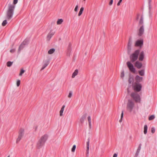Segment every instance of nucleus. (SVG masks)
Returning a JSON list of instances; mask_svg holds the SVG:
<instances>
[{
	"mask_svg": "<svg viewBox=\"0 0 157 157\" xmlns=\"http://www.w3.org/2000/svg\"><path fill=\"white\" fill-rule=\"evenodd\" d=\"M37 126H36V127H35V130H36V129H37Z\"/></svg>",
	"mask_w": 157,
	"mask_h": 157,
	"instance_id": "nucleus-52",
	"label": "nucleus"
},
{
	"mask_svg": "<svg viewBox=\"0 0 157 157\" xmlns=\"http://www.w3.org/2000/svg\"><path fill=\"white\" fill-rule=\"evenodd\" d=\"M55 50L54 48H52L50 49L48 52V53L49 54H51L53 53L55 51Z\"/></svg>",
	"mask_w": 157,
	"mask_h": 157,
	"instance_id": "nucleus-25",
	"label": "nucleus"
},
{
	"mask_svg": "<svg viewBox=\"0 0 157 157\" xmlns=\"http://www.w3.org/2000/svg\"><path fill=\"white\" fill-rule=\"evenodd\" d=\"M87 115V113H85L82 116L80 119V121L81 123H83L84 120L86 118Z\"/></svg>",
	"mask_w": 157,
	"mask_h": 157,
	"instance_id": "nucleus-17",
	"label": "nucleus"
},
{
	"mask_svg": "<svg viewBox=\"0 0 157 157\" xmlns=\"http://www.w3.org/2000/svg\"><path fill=\"white\" fill-rule=\"evenodd\" d=\"M25 71L23 69H22L21 70L19 74V75L20 76H21L24 73Z\"/></svg>",
	"mask_w": 157,
	"mask_h": 157,
	"instance_id": "nucleus-36",
	"label": "nucleus"
},
{
	"mask_svg": "<svg viewBox=\"0 0 157 157\" xmlns=\"http://www.w3.org/2000/svg\"><path fill=\"white\" fill-rule=\"evenodd\" d=\"M139 75L141 76H144V70L143 69L138 71Z\"/></svg>",
	"mask_w": 157,
	"mask_h": 157,
	"instance_id": "nucleus-24",
	"label": "nucleus"
},
{
	"mask_svg": "<svg viewBox=\"0 0 157 157\" xmlns=\"http://www.w3.org/2000/svg\"><path fill=\"white\" fill-rule=\"evenodd\" d=\"M132 43V39L130 38L129 39L128 42L127 46L128 53L130 52L131 50V47Z\"/></svg>",
	"mask_w": 157,
	"mask_h": 157,
	"instance_id": "nucleus-9",
	"label": "nucleus"
},
{
	"mask_svg": "<svg viewBox=\"0 0 157 157\" xmlns=\"http://www.w3.org/2000/svg\"><path fill=\"white\" fill-rule=\"evenodd\" d=\"M13 62H11L10 61H9V62H8L7 63V66L8 67H10L12 63H13Z\"/></svg>",
	"mask_w": 157,
	"mask_h": 157,
	"instance_id": "nucleus-30",
	"label": "nucleus"
},
{
	"mask_svg": "<svg viewBox=\"0 0 157 157\" xmlns=\"http://www.w3.org/2000/svg\"><path fill=\"white\" fill-rule=\"evenodd\" d=\"M143 40H141L136 41V42L135 45L136 46H139L141 47L143 45Z\"/></svg>",
	"mask_w": 157,
	"mask_h": 157,
	"instance_id": "nucleus-12",
	"label": "nucleus"
},
{
	"mask_svg": "<svg viewBox=\"0 0 157 157\" xmlns=\"http://www.w3.org/2000/svg\"><path fill=\"white\" fill-rule=\"evenodd\" d=\"M49 60H46L45 61V63L41 68V70H42L44 69L49 64Z\"/></svg>",
	"mask_w": 157,
	"mask_h": 157,
	"instance_id": "nucleus-19",
	"label": "nucleus"
},
{
	"mask_svg": "<svg viewBox=\"0 0 157 157\" xmlns=\"http://www.w3.org/2000/svg\"><path fill=\"white\" fill-rule=\"evenodd\" d=\"M140 52V50L137 49L130 55L129 58L132 62L133 63L138 59Z\"/></svg>",
	"mask_w": 157,
	"mask_h": 157,
	"instance_id": "nucleus-2",
	"label": "nucleus"
},
{
	"mask_svg": "<svg viewBox=\"0 0 157 157\" xmlns=\"http://www.w3.org/2000/svg\"><path fill=\"white\" fill-rule=\"evenodd\" d=\"M65 107V105H63L62 106V108H61V109H60V112H59V113H59V115H60V116L61 117V116H63V111H64V109Z\"/></svg>",
	"mask_w": 157,
	"mask_h": 157,
	"instance_id": "nucleus-21",
	"label": "nucleus"
},
{
	"mask_svg": "<svg viewBox=\"0 0 157 157\" xmlns=\"http://www.w3.org/2000/svg\"><path fill=\"white\" fill-rule=\"evenodd\" d=\"M147 125H145L144 127V133L146 134L147 133Z\"/></svg>",
	"mask_w": 157,
	"mask_h": 157,
	"instance_id": "nucleus-26",
	"label": "nucleus"
},
{
	"mask_svg": "<svg viewBox=\"0 0 157 157\" xmlns=\"http://www.w3.org/2000/svg\"><path fill=\"white\" fill-rule=\"evenodd\" d=\"M135 66L138 69H140L142 66V63L138 61H136L135 63Z\"/></svg>",
	"mask_w": 157,
	"mask_h": 157,
	"instance_id": "nucleus-18",
	"label": "nucleus"
},
{
	"mask_svg": "<svg viewBox=\"0 0 157 157\" xmlns=\"http://www.w3.org/2000/svg\"><path fill=\"white\" fill-rule=\"evenodd\" d=\"M131 97L137 102H140V95L136 93H132L131 94Z\"/></svg>",
	"mask_w": 157,
	"mask_h": 157,
	"instance_id": "nucleus-5",
	"label": "nucleus"
},
{
	"mask_svg": "<svg viewBox=\"0 0 157 157\" xmlns=\"http://www.w3.org/2000/svg\"><path fill=\"white\" fill-rule=\"evenodd\" d=\"M27 40H25L21 44L18 50V52H20V51L23 49V48L25 47V45L27 43Z\"/></svg>",
	"mask_w": 157,
	"mask_h": 157,
	"instance_id": "nucleus-13",
	"label": "nucleus"
},
{
	"mask_svg": "<svg viewBox=\"0 0 157 157\" xmlns=\"http://www.w3.org/2000/svg\"><path fill=\"white\" fill-rule=\"evenodd\" d=\"M140 14H138L137 15V17H136V20H138L139 19V16H140Z\"/></svg>",
	"mask_w": 157,
	"mask_h": 157,
	"instance_id": "nucleus-48",
	"label": "nucleus"
},
{
	"mask_svg": "<svg viewBox=\"0 0 157 157\" xmlns=\"http://www.w3.org/2000/svg\"><path fill=\"white\" fill-rule=\"evenodd\" d=\"M148 3H149V6H150V4H151V0H148Z\"/></svg>",
	"mask_w": 157,
	"mask_h": 157,
	"instance_id": "nucleus-50",
	"label": "nucleus"
},
{
	"mask_svg": "<svg viewBox=\"0 0 157 157\" xmlns=\"http://www.w3.org/2000/svg\"><path fill=\"white\" fill-rule=\"evenodd\" d=\"M15 51V49H13L10 50V52L11 53H13Z\"/></svg>",
	"mask_w": 157,
	"mask_h": 157,
	"instance_id": "nucleus-43",
	"label": "nucleus"
},
{
	"mask_svg": "<svg viewBox=\"0 0 157 157\" xmlns=\"http://www.w3.org/2000/svg\"><path fill=\"white\" fill-rule=\"evenodd\" d=\"M135 79L136 82L139 83L142 81L143 78L140 77L138 75H136L135 77Z\"/></svg>",
	"mask_w": 157,
	"mask_h": 157,
	"instance_id": "nucleus-14",
	"label": "nucleus"
},
{
	"mask_svg": "<svg viewBox=\"0 0 157 157\" xmlns=\"http://www.w3.org/2000/svg\"><path fill=\"white\" fill-rule=\"evenodd\" d=\"M20 84V80H18L17 82V86H19Z\"/></svg>",
	"mask_w": 157,
	"mask_h": 157,
	"instance_id": "nucleus-41",
	"label": "nucleus"
},
{
	"mask_svg": "<svg viewBox=\"0 0 157 157\" xmlns=\"http://www.w3.org/2000/svg\"><path fill=\"white\" fill-rule=\"evenodd\" d=\"M18 2V0H14L13 2V3L15 5Z\"/></svg>",
	"mask_w": 157,
	"mask_h": 157,
	"instance_id": "nucleus-45",
	"label": "nucleus"
},
{
	"mask_svg": "<svg viewBox=\"0 0 157 157\" xmlns=\"http://www.w3.org/2000/svg\"><path fill=\"white\" fill-rule=\"evenodd\" d=\"M135 106L134 102L131 99H129L127 104L126 108L127 110L131 112Z\"/></svg>",
	"mask_w": 157,
	"mask_h": 157,
	"instance_id": "nucleus-4",
	"label": "nucleus"
},
{
	"mask_svg": "<svg viewBox=\"0 0 157 157\" xmlns=\"http://www.w3.org/2000/svg\"><path fill=\"white\" fill-rule=\"evenodd\" d=\"M117 157V154L116 153H115L113 155V157Z\"/></svg>",
	"mask_w": 157,
	"mask_h": 157,
	"instance_id": "nucleus-51",
	"label": "nucleus"
},
{
	"mask_svg": "<svg viewBox=\"0 0 157 157\" xmlns=\"http://www.w3.org/2000/svg\"><path fill=\"white\" fill-rule=\"evenodd\" d=\"M89 148H87V150H86V152L87 155V156H88V155L89 153Z\"/></svg>",
	"mask_w": 157,
	"mask_h": 157,
	"instance_id": "nucleus-44",
	"label": "nucleus"
},
{
	"mask_svg": "<svg viewBox=\"0 0 157 157\" xmlns=\"http://www.w3.org/2000/svg\"><path fill=\"white\" fill-rule=\"evenodd\" d=\"M124 71H123L121 73V78H123L124 77Z\"/></svg>",
	"mask_w": 157,
	"mask_h": 157,
	"instance_id": "nucleus-37",
	"label": "nucleus"
},
{
	"mask_svg": "<svg viewBox=\"0 0 157 157\" xmlns=\"http://www.w3.org/2000/svg\"><path fill=\"white\" fill-rule=\"evenodd\" d=\"M141 144H140L139 145V146L137 149V151L136 152V154L135 155V157H137V156L139 154L140 150L141 148Z\"/></svg>",
	"mask_w": 157,
	"mask_h": 157,
	"instance_id": "nucleus-20",
	"label": "nucleus"
},
{
	"mask_svg": "<svg viewBox=\"0 0 157 157\" xmlns=\"http://www.w3.org/2000/svg\"><path fill=\"white\" fill-rule=\"evenodd\" d=\"M144 56V52L143 51H142L140 54L139 57V60L140 61L143 60Z\"/></svg>",
	"mask_w": 157,
	"mask_h": 157,
	"instance_id": "nucleus-16",
	"label": "nucleus"
},
{
	"mask_svg": "<svg viewBox=\"0 0 157 157\" xmlns=\"http://www.w3.org/2000/svg\"><path fill=\"white\" fill-rule=\"evenodd\" d=\"M113 0H111L109 3V5L110 6H111L113 4Z\"/></svg>",
	"mask_w": 157,
	"mask_h": 157,
	"instance_id": "nucleus-47",
	"label": "nucleus"
},
{
	"mask_svg": "<svg viewBox=\"0 0 157 157\" xmlns=\"http://www.w3.org/2000/svg\"><path fill=\"white\" fill-rule=\"evenodd\" d=\"M133 81V78L130 77L129 78L128 82L129 84H131Z\"/></svg>",
	"mask_w": 157,
	"mask_h": 157,
	"instance_id": "nucleus-31",
	"label": "nucleus"
},
{
	"mask_svg": "<svg viewBox=\"0 0 157 157\" xmlns=\"http://www.w3.org/2000/svg\"><path fill=\"white\" fill-rule=\"evenodd\" d=\"M24 134V129L23 128H21L19 131V135L16 140V143H18L21 139Z\"/></svg>",
	"mask_w": 157,
	"mask_h": 157,
	"instance_id": "nucleus-6",
	"label": "nucleus"
},
{
	"mask_svg": "<svg viewBox=\"0 0 157 157\" xmlns=\"http://www.w3.org/2000/svg\"><path fill=\"white\" fill-rule=\"evenodd\" d=\"M78 5H76V6H75V7L74 10L75 11V12H77L78 11Z\"/></svg>",
	"mask_w": 157,
	"mask_h": 157,
	"instance_id": "nucleus-42",
	"label": "nucleus"
},
{
	"mask_svg": "<svg viewBox=\"0 0 157 157\" xmlns=\"http://www.w3.org/2000/svg\"><path fill=\"white\" fill-rule=\"evenodd\" d=\"M7 157H10V155H8V156Z\"/></svg>",
	"mask_w": 157,
	"mask_h": 157,
	"instance_id": "nucleus-53",
	"label": "nucleus"
},
{
	"mask_svg": "<svg viewBox=\"0 0 157 157\" xmlns=\"http://www.w3.org/2000/svg\"><path fill=\"white\" fill-rule=\"evenodd\" d=\"M144 25H142L140 27L139 30L138 36H142L144 34Z\"/></svg>",
	"mask_w": 157,
	"mask_h": 157,
	"instance_id": "nucleus-11",
	"label": "nucleus"
},
{
	"mask_svg": "<svg viewBox=\"0 0 157 157\" xmlns=\"http://www.w3.org/2000/svg\"><path fill=\"white\" fill-rule=\"evenodd\" d=\"M84 8L83 7H82L80 9V11L78 14V16H79L82 14V12L84 10Z\"/></svg>",
	"mask_w": 157,
	"mask_h": 157,
	"instance_id": "nucleus-27",
	"label": "nucleus"
},
{
	"mask_svg": "<svg viewBox=\"0 0 157 157\" xmlns=\"http://www.w3.org/2000/svg\"><path fill=\"white\" fill-rule=\"evenodd\" d=\"M76 147V146L75 145H74L73 146L72 148V149H71V151L72 152H74L75 151Z\"/></svg>",
	"mask_w": 157,
	"mask_h": 157,
	"instance_id": "nucleus-35",
	"label": "nucleus"
},
{
	"mask_svg": "<svg viewBox=\"0 0 157 157\" xmlns=\"http://www.w3.org/2000/svg\"><path fill=\"white\" fill-rule=\"evenodd\" d=\"M55 33V32H53L52 30H51L47 36L46 37L47 40L49 41L52 37L54 35Z\"/></svg>",
	"mask_w": 157,
	"mask_h": 157,
	"instance_id": "nucleus-10",
	"label": "nucleus"
},
{
	"mask_svg": "<svg viewBox=\"0 0 157 157\" xmlns=\"http://www.w3.org/2000/svg\"><path fill=\"white\" fill-rule=\"evenodd\" d=\"M48 138L47 135L42 136L37 143V147L38 148L40 149L44 145Z\"/></svg>",
	"mask_w": 157,
	"mask_h": 157,
	"instance_id": "nucleus-3",
	"label": "nucleus"
},
{
	"mask_svg": "<svg viewBox=\"0 0 157 157\" xmlns=\"http://www.w3.org/2000/svg\"><path fill=\"white\" fill-rule=\"evenodd\" d=\"M155 129L154 127H152L151 128V132L152 133H155Z\"/></svg>",
	"mask_w": 157,
	"mask_h": 157,
	"instance_id": "nucleus-39",
	"label": "nucleus"
},
{
	"mask_svg": "<svg viewBox=\"0 0 157 157\" xmlns=\"http://www.w3.org/2000/svg\"><path fill=\"white\" fill-rule=\"evenodd\" d=\"M123 115H124V111H122V113H121V118L119 121V122H121L122 121V118L123 117Z\"/></svg>",
	"mask_w": 157,
	"mask_h": 157,
	"instance_id": "nucleus-33",
	"label": "nucleus"
},
{
	"mask_svg": "<svg viewBox=\"0 0 157 157\" xmlns=\"http://www.w3.org/2000/svg\"><path fill=\"white\" fill-rule=\"evenodd\" d=\"M126 64L129 70L134 73H135L136 71V69L134 67L133 65L129 61H128Z\"/></svg>",
	"mask_w": 157,
	"mask_h": 157,
	"instance_id": "nucleus-7",
	"label": "nucleus"
},
{
	"mask_svg": "<svg viewBox=\"0 0 157 157\" xmlns=\"http://www.w3.org/2000/svg\"><path fill=\"white\" fill-rule=\"evenodd\" d=\"M72 95V93L71 91H70L69 93V94L68 96V97L69 98H71Z\"/></svg>",
	"mask_w": 157,
	"mask_h": 157,
	"instance_id": "nucleus-38",
	"label": "nucleus"
},
{
	"mask_svg": "<svg viewBox=\"0 0 157 157\" xmlns=\"http://www.w3.org/2000/svg\"><path fill=\"white\" fill-rule=\"evenodd\" d=\"M122 0H119V1L118 2V3L117 4V5L118 6H119L120 5V3L121 2Z\"/></svg>",
	"mask_w": 157,
	"mask_h": 157,
	"instance_id": "nucleus-46",
	"label": "nucleus"
},
{
	"mask_svg": "<svg viewBox=\"0 0 157 157\" xmlns=\"http://www.w3.org/2000/svg\"><path fill=\"white\" fill-rule=\"evenodd\" d=\"M89 127L90 128H91V123H89Z\"/></svg>",
	"mask_w": 157,
	"mask_h": 157,
	"instance_id": "nucleus-49",
	"label": "nucleus"
},
{
	"mask_svg": "<svg viewBox=\"0 0 157 157\" xmlns=\"http://www.w3.org/2000/svg\"><path fill=\"white\" fill-rule=\"evenodd\" d=\"M15 6L13 5H9L8 10L6 12V17L8 20H10L12 17L14 13Z\"/></svg>",
	"mask_w": 157,
	"mask_h": 157,
	"instance_id": "nucleus-1",
	"label": "nucleus"
},
{
	"mask_svg": "<svg viewBox=\"0 0 157 157\" xmlns=\"http://www.w3.org/2000/svg\"><path fill=\"white\" fill-rule=\"evenodd\" d=\"M90 139L88 138L87 139V141L86 142V147L87 148H89V145H90Z\"/></svg>",
	"mask_w": 157,
	"mask_h": 157,
	"instance_id": "nucleus-29",
	"label": "nucleus"
},
{
	"mask_svg": "<svg viewBox=\"0 0 157 157\" xmlns=\"http://www.w3.org/2000/svg\"><path fill=\"white\" fill-rule=\"evenodd\" d=\"M86 0H84V1H85Z\"/></svg>",
	"mask_w": 157,
	"mask_h": 157,
	"instance_id": "nucleus-54",
	"label": "nucleus"
},
{
	"mask_svg": "<svg viewBox=\"0 0 157 157\" xmlns=\"http://www.w3.org/2000/svg\"><path fill=\"white\" fill-rule=\"evenodd\" d=\"M71 43H69L68 45L67 49V55L68 56H70V53L71 52Z\"/></svg>",
	"mask_w": 157,
	"mask_h": 157,
	"instance_id": "nucleus-15",
	"label": "nucleus"
},
{
	"mask_svg": "<svg viewBox=\"0 0 157 157\" xmlns=\"http://www.w3.org/2000/svg\"><path fill=\"white\" fill-rule=\"evenodd\" d=\"M144 23V18L143 16H142L141 17L140 19L139 22V25H143Z\"/></svg>",
	"mask_w": 157,
	"mask_h": 157,
	"instance_id": "nucleus-22",
	"label": "nucleus"
},
{
	"mask_svg": "<svg viewBox=\"0 0 157 157\" xmlns=\"http://www.w3.org/2000/svg\"><path fill=\"white\" fill-rule=\"evenodd\" d=\"M155 118V116L153 115H152L149 117V120H151L154 119Z\"/></svg>",
	"mask_w": 157,
	"mask_h": 157,
	"instance_id": "nucleus-34",
	"label": "nucleus"
},
{
	"mask_svg": "<svg viewBox=\"0 0 157 157\" xmlns=\"http://www.w3.org/2000/svg\"><path fill=\"white\" fill-rule=\"evenodd\" d=\"M88 123H91V117L90 116H88L87 117Z\"/></svg>",
	"mask_w": 157,
	"mask_h": 157,
	"instance_id": "nucleus-40",
	"label": "nucleus"
},
{
	"mask_svg": "<svg viewBox=\"0 0 157 157\" xmlns=\"http://www.w3.org/2000/svg\"><path fill=\"white\" fill-rule=\"evenodd\" d=\"M133 87L134 90L137 92H139L141 90L142 86L140 84L136 83L135 85L133 86Z\"/></svg>",
	"mask_w": 157,
	"mask_h": 157,
	"instance_id": "nucleus-8",
	"label": "nucleus"
},
{
	"mask_svg": "<svg viewBox=\"0 0 157 157\" xmlns=\"http://www.w3.org/2000/svg\"><path fill=\"white\" fill-rule=\"evenodd\" d=\"M63 20L62 19H59L57 21V25L61 24L63 22Z\"/></svg>",
	"mask_w": 157,
	"mask_h": 157,
	"instance_id": "nucleus-28",
	"label": "nucleus"
},
{
	"mask_svg": "<svg viewBox=\"0 0 157 157\" xmlns=\"http://www.w3.org/2000/svg\"><path fill=\"white\" fill-rule=\"evenodd\" d=\"M7 23V20H4L2 23V25L3 26H5Z\"/></svg>",
	"mask_w": 157,
	"mask_h": 157,
	"instance_id": "nucleus-32",
	"label": "nucleus"
},
{
	"mask_svg": "<svg viewBox=\"0 0 157 157\" xmlns=\"http://www.w3.org/2000/svg\"><path fill=\"white\" fill-rule=\"evenodd\" d=\"M78 73V70L77 69H76L75 71L73 73L72 75V78H74L77 75Z\"/></svg>",
	"mask_w": 157,
	"mask_h": 157,
	"instance_id": "nucleus-23",
	"label": "nucleus"
}]
</instances>
